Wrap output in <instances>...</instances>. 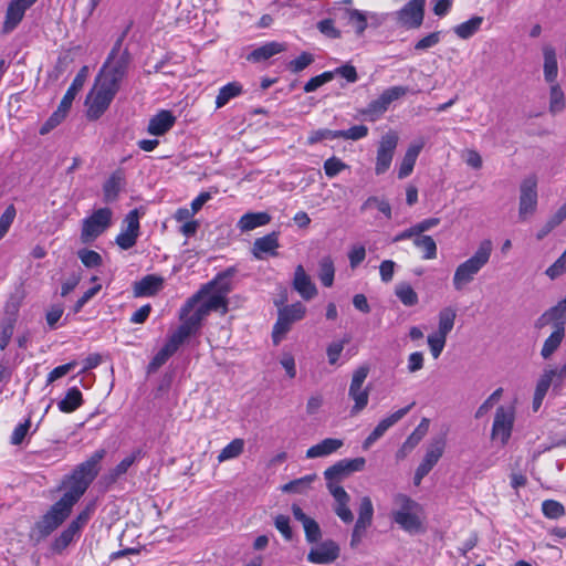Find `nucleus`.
Listing matches in <instances>:
<instances>
[{
	"label": "nucleus",
	"mask_w": 566,
	"mask_h": 566,
	"mask_svg": "<svg viewBox=\"0 0 566 566\" xmlns=\"http://www.w3.org/2000/svg\"><path fill=\"white\" fill-rule=\"evenodd\" d=\"M106 450H96L86 461L80 463L69 478V488L63 494L75 504L85 493L99 472V463L105 458Z\"/></svg>",
	"instance_id": "1"
},
{
	"label": "nucleus",
	"mask_w": 566,
	"mask_h": 566,
	"mask_svg": "<svg viewBox=\"0 0 566 566\" xmlns=\"http://www.w3.org/2000/svg\"><path fill=\"white\" fill-rule=\"evenodd\" d=\"M492 251V241L485 239L480 242L473 255L457 266L452 279V284L455 291H463L474 281L478 273L489 263Z\"/></svg>",
	"instance_id": "2"
},
{
	"label": "nucleus",
	"mask_w": 566,
	"mask_h": 566,
	"mask_svg": "<svg viewBox=\"0 0 566 566\" xmlns=\"http://www.w3.org/2000/svg\"><path fill=\"white\" fill-rule=\"evenodd\" d=\"M73 501L63 495L50 510L39 520L30 531V539L39 544L50 536L71 514Z\"/></svg>",
	"instance_id": "3"
},
{
	"label": "nucleus",
	"mask_w": 566,
	"mask_h": 566,
	"mask_svg": "<svg viewBox=\"0 0 566 566\" xmlns=\"http://www.w3.org/2000/svg\"><path fill=\"white\" fill-rule=\"evenodd\" d=\"M235 273L237 269L234 266H230L218 273L212 281L208 282L196 294L186 301L181 307V318H184L190 311H193L200 300L210 292H217L228 296V294L232 291L231 279Z\"/></svg>",
	"instance_id": "4"
},
{
	"label": "nucleus",
	"mask_w": 566,
	"mask_h": 566,
	"mask_svg": "<svg viewBox=\"0 0 566 566\" xmlns=\"http://www.w3.org/2000/svg\"><path fill=\"white\" fill-rule=\"evenodd\" d=\"M113 212L109 208H99L82 221L81 242L90 244L102 235L112 223Z\"/></svg>",
	"instance_id": "5"
},
{
	"label": "nucleus",
	"mask_w": 566,
	"mask_h": 566,
	"mask_svg": "<svg viewBox=\"0 0 566 566\" xmlns=\"http://www.w3.org/2000/svg\"><path fill=\"white\" fill-rule=\"evenodd\" d=\"M97 82L96 92H91L86 98V116L91 120L98 119L105 113L119 90L102 80Z\"/></svg>",
	"instance_id": "6"
},
{
	"label": "nucleus",
	"mask_w": 566,
	"mask_h": 566,
	"mask_svg": "<svg viewBox=\"0 0 566 566\" xmlns=\"http://www.w3.org/2000/svg\"><path fill=\"white\" fill-rule=\"evenodd\" d=\"M306 313V307L296 302L291 305L283 306L279 310L277 321L273 326L272 340L277 345L291 329L293 323L301 321Z\"/></svg>",
	"instance_id": "7"
},
{
	"label": "nucleus",
	"mask_w": 566,
	"mask_h": 566,
	"mask_svg": "<svg viewBox=\"0 0 566 566\" xmlns=\"http://www.w3.org/2000/svg\"><path fill=\"white\" fill-rule=\"evenodd\" d=\"M537 177L530 175L520 185L518 218L524 221L533 216L537 208Z\"/></svg>",
	"instance_id": "8"
},
{
	"label": "nucleus",
	"mask_w": 566,
	"mask_h": 566,
	"mask_svg": "<svg viewBox=\"0 0 566 566\" xmlns=\"http://www.w3.org/2000/svg\"><path fill=\"white\" fill-rule=\"evenodd\" d=\"M368 373V366H360L353 374L348 390V396L355 401L350 409L352 416L359 413L368 405L369 388H363V384L365 382Z\"/></svg>",
	"instance_id": "9"
},
{
	"label": "nucleus",
	"mask_w": 566,
	"mask_h": 566,
	"mask_svg": "<svg viewBox=\"0 0 566 566\" xmlns=\"http://www.w3.org/2000/svg\"><path fill=\"white\" fill-rule=\"evenodd\" d=\"M366 460L363 457L355 459H343L337 461L324 472L327 489L329 484L340 485L339 483L354 472H359L365 468Z\"/></svg>",
	"instance_id": "10"
},
{
	"label": "nucleus",
	"mask_w": 566,
	"mask_h": 566,
	"mask_svg": "<svg viewBox=\"0 0 566 566\" xmlns=\"http://www.w3.org/2000/svg\"><path fill=\"white\" fill-rule=\"evenodd\" d=\"M129 63L130 55L128 50L124 49L120 55L112 62H108V59L105 61L103 67L99 71L97 80H102L119 88V84L127 73Z\"/></svg>",
	"instance_id": "11"
},
{
	"label": "nucleus",
	"mask_w": 566,
	"mask_h": 566,
	"mask_svg": "<svg viewBox=\"0 0 566 566\" xmlns=\"http://www.w3.org/2000/svg\"><path fill=\"white\" fill-rule=\"evenodd\" d=\"M398 140L399 137L394 130L388 132L381 137L377 149L375 166L376 175H382L389 169L398 145Z\"/></svg>",
	"instance_id": "12"
},
{
	"label": "nucleus",
	"mask_w": 566,
	"mask_h": 566,
	"mask_svg": "<svg viewBox=\"0 0 566 566\" xmlns=\"http://www.w3.org/2000/svg\"><path fill=\"white\" fill-rule=\"evenodd\" d=\"M426 0H410L396 12L399 24L407 29H418L424 18Z\"/></svg>",
	"instance_id": "13"
},
{
	"label": "nucleus",
	"mask_w": 566,
	"mask_h": 566,
	"mask_svg": "<svg viewBox=\"0 0 566 566\" xmlns=\"http://www.w3.org/2000/svg\"><path fill=\"white\" fill-rule=\"evenodd\" d=\"M514 424V410L503 406L496 409L492 426V439H500L502 444H506L511 438Z\"/></svg>",
	"instance_id": "14"
},
{
	"label": "nucleus",
	"mask_w": 566,
	"mask_h": 566,
	"mask_svg": "<svg viewBox=\"0 0 566 566\" xmlns=\"http://www.w3.org/2000/svg\"><path fill=\"white\" fill-rule=\"evenodd\" d=\"M124 222L126 223V229L122 231L115 239L116 244L123 249L128 250L133 248L139 235V213L137 209L129 211Z\"/></svg>",
	"instance_id": "15"
},
{
	"label": "nucleus",
	"mask_w": 566,
	"mask_h": 566,
	"mask_svg": "<svg viewBox=\"0 0 566 566\" xmlns=\"http://www.w3.org/2000/svg\"><path fill=\"white\" fill-rule=\"evenodd\" d=\"M415 406V402H411L405 408H401L388 417L381 419L375 429L370 432V434L363 442V448L365 450L369 449L377 440H379L386 431L400 421Z\"/></svg>",
	"instance_id": "16"
},
{
	"label": "nucleus",
	"mask_w": 566,
	"mask_h": 566,
	"mask_svg": "<svg viewBox=\"0 0 566 566\" xmlns=\"http://www.w3.org/2000/svg\"><path fill=\"white\" fill-rule=\"evenodd\" d=\"M38 0H11L6 12L2 24V32L8 34L12 32L22 21L25 11Z\"/></svg>",
	"instance_id": "17"
},
{
	"label": "nucleus",
	"mask_w": 566,
	"mask_h": 566,
	"mask_svg": "<svg viewBox=\"0 0 566 566\" xmlns=\"http://www.w3.org/2000/svg\"><path fill=\"white\" fill-rule=\"evenodd\" d=\"M340 548L333 539H326L313 547L307 554V560L313 564L326 565L335 562Z\"/></svg>",
	"instance_id": "18"
},
{
	"label": "nucleus",
	"mask_w": 566,
	"mask_h": 566,
	"mask_svg": "<svg viewBox=\"0 0 566 566\" xmlns=\"http://www.w3.org/2000/svg\"><path fill=\"white\" fill-rule=\"evenodd\" d=\"M329 493L335 500L334 512L346 524L354 521V515L349 509L350 496L342 485L329 484Z\"/></svg>",
	"instance_id": "19"
},
{
	"label": "nucleus",
	"mask_w": 566,
	"mask_h": 566,
	"mask_svg": "<svg viewBox=\"0 0 566 566\" xmlns=\"http://www.w3.org/2000/svg\"><path fill=\"white\" fill-rule=\"evenodd\" d=\"M279 235V232L273 231L264 237L255 239L251 249L252 255L256 260H263L265 255L276 256L277 249L280 248Z\"/></svg>",
	"instance_id": "20"
},
{
	"label": "nucleus",
	"mask_w": 566,
	"mask_h": 566,
	"mask_svg": "<svg viewBox=\"0 0 566 566\" xmlns=\"http://www.w3.org/2000/svg\"><path fill=\"white\" fill-rule=\"evenodd\" d=\"M165 280L160 275L147 274L133 284L135 297L154 296L164 287Z\"/></svg>",
	"instance_id": "21"
},
{
	"label": "nucleus",
	"mask_w": 566,
	"mask_h": 566,
	"mask_svg": "<svg viewBox=\"0 0 566 566\" xmlns=\"http://www.w3.org/2000/svg\"><path fill=\"white\" fill-rule=\"evenodd\" d=\"M126 184L125 172L118 168L111 174L108 179L103 185V199L105 202H114L117 200L120 191Z\"/></svg>",
	"instance_id": "22"
},
{
	"label": "nucleus",
	"mask_w": 566,
	"mask_h": 566,
	"mask_svg": "<svg viewBox=\"0 0 566 566\" xmlns=\"http://www.w3.org/2000/svg\"><path fill=\"white\" fill-rule=\"evenodd\" d=\"M293 287L306 301L312 300L317 294L315 284L301 264L295 269Z\"/></svg>",
	"instance_id": "23"
},
{
	"label": "nucleus",
	"mask_w": 566,
	"mask_h": 566,
	"mask_svg": "<svg viewBox=\"0 0 566 566\" xmlns=\"http://www.w3.org/2000/svg\"><path fill=\"white\" fill-rule=\"evenodd\" d=\"M144 457L142 449H136L128 457L124 458L114 469L109 470L102 480L106 486L114 484L119 476L125 474L127 470L139 459Z\"/></svg>",
	"instance_id": "24"
},
{
	"label": "nucleus",
	"mask_w": 566,
	"mask_h": 566,
	"mask_svg": "<svg viewBox=\"0 0 566 566\" xmlns=\"http://www.w3.org/2000/svg\"><path fill=\"white\" fill-rule=\"evenodd\" d=\"M175 122L176 117L172 113L163 109L149 119L147 132L150 135L161 136L175 125Z\"/></svg>",
	"instance_id": "25"
},
{
	"label": "nucleus",
	"mask_w": 566,
	"mask_h": 566,
	"mask_svg": "<svg viewBox=\"0 0 566 566\" xmlns=\"http://www.w3.org/2000/svg\"><path fill=\"white\" fill-rule=\"evenodd\" d=\"M429 427V420L423 418L419 426L413 430V432L406 439L401 448L397 451L396 458L398 460H402L409 454L422 440L426 436Z\"/></svg>",
	"instance_id": "26"
},
{
	"label": "nucleus",
	"mask_w": 566,
	"mask_h": 566,
	"mask_svg": "<svg viewBox=\"0 0 566 566\" xmlns=\"http://www.w3.org/2000/svg\"><path fill=\"white\" fill-rule=\"evenodd\" d=\"M344 446V441L342 439L336 438H326L318 442L317 444L312 446L306 451L307 459L323 458L327 457Z\"/></svg>",
	"instance_id": "27"
},
{
	"label": "nucleus",
	"mask_w": 566,
	"mask_h": 566,
	"mask_svg": "<svg viewBox=\"0 0 566 566\" xmlns=\"http://www.w3.org/2000/svg\"><path fill=\"white\" fill-rule=\"evenodd\" d=\"M543 57V73L545 82H547L548 84L556 83L558 75V64L555 49L549 44L544 45Z\"/></svg>",
	"instance_id": "28"
},
{
	"label": "nucleus",
	"mask_w": 566,
	"mask_h": 566,
	"mask_svg": "<svg viewBox=\"0 0 566 566\" xmlns=\"http://www.w3.org/2000/svg\"><path fill=\"white\" fill-rule=\"evenodd\" d=\"M424 143L421 140L417 144H412L408 147L402 161L400 164L399 170H398V178L405 179L407 178L413 170L416 160L423 148Z\"/></svg>",
	"instance_id": "29"
},
{
	"label": "nucleus",
	"mask_w": 566,
	"mask_h": 566,
	"mask_svg": "<svg viewBox=\"0 0 566 566\" xmlns=\"http://www.w3.org/2000/svg\"><path fill=\"white\" fill-rule=\"evenodd\" d=\"M285 49H286V46L283 43L275 42V41L269 42L262 46L254 49L251 53H249L247 59H248V61H251L254 63L266 61L270 57L274 56L275 54L285 51Z\"/></svg>",
	"instance_id": "30"
},
{
	"label": "nucleus",
	"mask_w": 566,
	"mask_h": 566,
	"mask_svg": "<svg viewBox=\"0 0 566 566\" xmlns=\"http://www.w3.org/2000/svg\"><path fill=\"white\" fill-rule=\"evenodd\" d=\"M271 216L268 212H248L243 214L239 222L238 228L242 231H250L258 227L270 223Z\"/></svg>",
	"instance_id": "31"
},
{
	"label": "nucleus",
	"mask_w": 566,
	"mask_h": 566,
	"mask_svg": "<svg viewBox=\"0 0 566 566\" xmlns=\"http://www.w3.org/2000/svg\"><path fill=\"white\" fill-rule=\"evenodd\" d=\"M420 512H412L409 514L400 513L394 522L397 523L403 531L410 534H418L424 531L422 520L419 516Z\"/></svg>",
	"instance_id": "32"
},
{
	"label": "nucleus",
	"mask_w": 566,
	"mask_h": 566,
	"mask_svg": "<svg viewBox=\"0 0 566 566\" xmlns=\"http://www.w3.org/2000/svg\"><path fill=\"white\" fill-rule=\"evenodd\" d=\"M87 66H83L80 72L74 77L72 84L67 88L66 93L64 94L63 98L61 99V104L64 107L71 108L72 103L76 96V94L82 90L86 76H87Z\"/></svg>",
	"instance_id": "33"
},
{
	"label": "nucleus",
	"mask_w": 566,
	"mask_h": 566,
	"mask_svg": "<svg viewBox=\"0 0 566 566\" xmlns=\"http://www.w3.org/2000/svg\"><path fill=\"white\" fill-rule=\"evenodd\" d=\"M83 403L82 392L77 387L67 390L65 397L59 401L57 407L62 412H73Z\"/></svg>",
	"instance_id": "34"
},
{
	"label": "nucleus",
	"mask_w": 566,
	"mask_h": 566,
	"mask_svg": "<svg viewBox=\"0 0 566 566\" xmlns=\"http://www.w3.org/2000/svg\"><path fill=\"white\" fill-rule=\"evenodd\" d=\"M484 19L483 17L474 15L465 22H462L453 28V32L462 40H468L473 36L481 28Z\"/></svg>",
	"instance_id": "35"
},
{
	"label": "nucleus",
	"mask_w": 566,
	"mask_h": 566,
	"mask_svg": "<svg viewBox=\"0 0 566 566\" xmlns=\"http://www.w3.org/2000/svg\"><path fill=\"white\" fill-rule=\"evenodd\" d=\"M549 85L548 111L552 115H557L562 113L566 107L565 94L557 82L551 83Z\"/></svg>",
	"instance_id": "36"
},
{
	"label": "nucleus",
	"mask_w": 566,
	"mask_h": 566,
	"mask_svg": "<svg viewBox=\"0 0 566 566\" xmlns=\"http://www.w3.org/2000/svg\"><path fill=\"white\" fill-rule=\"evenodd\" d=\"M395 504L398 506L397 510L392 511V520L396 518L400 513L409 514L412 512H421V505L412 500L410 496L399 493L394 497Z\"/></svg>",
	"instance_id": "37"
},
{
	"label": "nucleus",
	"mask_w": 566,
	"mask_h": 566,
	"mask_svg": "<svg viewBox=\"0 0 566 566\" xmlns=\"http://www.w3.org/2000/svg\"><path fill=\"white\" fill-rule=\"evenodd\" d=\"M243 87L239 82H231L222 86L216 97V107L221 108L229 103L230 99L241 95Z\"/></svg>",
	"instance_id": "38"
},
{
	"label": "nucleus",
	"mask_w": 566,
	"mask_h": 566,
	"mask_svg": "<svg viewBox=\"0 0 566 566\" xmlns=\"http://www.w3.org/2000/svg\"><path fill=\"white\" fill-rule=\"evenodd\" d=\"M565 337V331L555 329L552 334L545 339L543 347L541 349V356L543 359H549L553 354L559 348L563 339Z\"/></svg>",
	"instance_id": "39"
},
{
	"label": "nucleus",
	"mask_w": 566,
	"mask_h": 566,
	"mask_svg": "<svg viewBox=\"0 0 566 566\" xmlns=\"http://www.w3.org/2000/svg\"><path fill=\"white\" fill-rule=\"evenodd\" d=\"M192 311H190L184 318H181V314L179 315V318L182 321V325L187 326L188 329L196 334L202 324V321L205 317L209 314V312L206 310L203 304H200L192 314H190Z\"/></svg>",
	"instance_id": "40"
},
{
	"label": "nucleus",
	"mask_w": 566,
	"mask_h": 566,
	"mask_svg": "<svg viewBox=\"0 0 566 566\" xmlns=\"http://www.w3.org/2000/svg\"><path fill=\"white\" fill-rule=\"evenodd\" d=\"M348 23L355 29L356 35L361 36L368 28L367 12L358 9H347L345 11Z\"/></svg>",
	"instance_id": "41"
},
{
	"label": "nucleus",
	"mask_w": 566,
	"mask_h": 566,
	"mask_svg": "<svg viewBox=\"0 0 566 566\" xmlns=\"http://www.w3.org/2000/svg\"><path fill=\"white\" fill-rule=\"evenodd\" d=\"M446 448V438L440 436L434 438L429 444L423 461L431 467H434L443 454Z\"/></svg>",
	"instance_id": "42"
},
{
	"label": "nucleus",
	"mask_w": 566,
	"mask_h": 566,
	"mask_svg": "<svg viewBox=\"0 0 566 566\" xmlns=\"http://www.w3.org/2000/svg\"><path fill=\"white\" fill-rule=\"evenodd\" d=\"M439 324H438V331L436 334H439L441 336H448V334L452 331L454 326V321L457 317V312L454 308L448 306L442 308L439 312Z\"/></svg>",
	"instance_id": "43"
},
{
	"label": "nucleus",
	"mask_w": 566,
	"mask_h": 566,
	"mask_svg": "<svg viewBox=\"0 0 566 566\" xmlns=\"http://www.w3.org/2000/svg\"><path fill=\"white\" fill-rule=\"evenodd\" d=\"M552 321L553 327L555 329L565 331L566 324V295L565 298L559 301L556 305L549 307L545 311Z\"/></svg>",
	"instance_id": "44"
},
{
	"label": "nucleus",
	"mask_w": 566,
	"mask_h": 566,
	"mask_svg": "<svg viewBox=\"0 0 566 566\" xmlns=\"http://www.w3.org/2000/svg\"><path fill=\"white\" fill-rule=\"evenodd\" d=\"M335 266L331 256H324L318 263V279L321 283L331 287L334 283Z\"/></svg>",
	"instance_id": "45"
},
{
	"label": "nucleus",
	"mask_w": 566,
	"mask_h": 566,
	"mask_svg": "<svg viewBox=\"0 0 566 566\" xmlns=\"http://www.w3.org/2000/svg\"><path fill=\"white\" fill-rule=\"evenodd\" d=\"M566 219V202L546 221L537 232V240L544 239L551 231L558 227Z\"/></svg>",
	"instance_id": "46"
},
{
	"label": "nucleus",
	"mask_w": 566,
	"mask_h": 566,
	"mask_svg": "<svg viewBox=\"0 0 566 566\" xmlns=\"http://www.w3.org/2000/svg\"><path fill=\"white\" fill-rule=\"evenodd\" d=\"M395 294L405 306H415L419 302L418 294L412 286L406 282L396 285Z\"/></svg>",
	"instance_id": "47"
},
{
	"label": "nucleus",
	"mask_w": 566,
	"mask_h": 566,
	"mask_svg": "<svg viewBox=\"0 0 566 566\" xmlns=\"http://www.w3.org/2000/svg\"><path fill=\"white\" fill-rule=\"evenodd\" d=\"M80 532L76 531V526H69L54 539L52 549L55 553H62Z\"/></svg>",
	"instance_id": "48"
},
{
	"label": "nucleus",
	"mask_w": 566,
	"mask_h": 566,
	"mask_svg": "<svg viewBox=\"0 0 566 566\" xmlns=\"http://www.w3.org/2000/svg\"><path fill=\"white\" fill-rule=\"evenodd\" d=\"M413 244L423 251L422 258L424 260L437 258V244L430 235H418L413 239Z\"/></svg>",
	"instance_id": "49"
},
{
	"label": "nucleus",
	"mask_w": 566,
	"mask_h": 566,
	"mask_svg": "<svg viewBox=\"0 0 566 566\" xmlns=\"http://www.w3.org/2000/svg\"><path fill=\"white\" fill-rule=\"evenodd\" d=\"M374 516V506L369 496H364L360 500L359 510H358V518L356 523L358 527L365 525L370 526Z\"/></svg>",
	"instance_id": "50"
},
{
	"label": "nucleus",
	"mask_w": 566,
	"mask_h": 566,
	"mask_svg": "<svg viewBox=\"0 0 566 566\" xmlns=\"http://www.w3.org/2000/svg\"><path fill=\"white\" fill-rule=\"evenodd\" d=\"M70 108L62 106L60 103L57 109L46 119V122L41 126L39 133L41 135L49 134L52 129H54L57 125H60L64 118L66 117Z\"/></svg>",
	"instance_id": "51"
},
{
	"label": "nucleus",
	"mask_w": 566,
	"mask_h": 566,
	"mask_svg": "<svg viewBox=\"0 0 566 566\" xmlns=\"http://www.w3.org/2000/svg\"><path fill=\"white\" fill-rule=\"evenodd\" d=\"M244 448L243 439L237 438L233 439L229 444H227L219 453L218 461L223 462L230 459L238 458Z\"/></svg>",
	"instance_id": "52"
},
{
	"label": "nucleus",
	"mask_w": 566,
	"mask_h": 566,
	"mask_svg": "<svg viewBox=\"0 0 566 566\" xmlns=\"http://www.w3.org/2000/svg\"><path fill=\"white\" fill-rule=\"evenodd\" d=\"M350 342V336L346 335L343 339L332 342L328 344L326 348V355L328 359V364L334 366L337 364L345 345H347Z\"/></svg>",
	"instance_id": "53"
},
{
	"label": "nucleus",
	"mask_w": 566,
	"mask_h": 566,
	"mask_svg": "<svg viewBox=\"0 0 566 566\" xmlns=\"http://www.w3.org/2000/svg\"><path fill=\"white\" fill-rule=\"evenodd\" d=\"M202 304L209 313L221 310L222 314H226L228 311V296L212 292L208 300Z\"/></svg>",
	"instance_id": "54"
},
{
	"label": "nucleus",
	"mask_w": 566,
	"mask_h": 566,
	"mask_svg": "<svg viewBox=\"0 0 566 566\" xmlns=\"http://www.w3.org/2000/svg\"><path fill=\"white\" fill-rule=\"evenodd\" d=\"M315 475H306L301 479L293 480L281 486L282 492L285 493H304L305 490L314 481Z\"/></svg>",
	"instance_id": "55"
},
{
	"label": "nucleus",
	"mask_w": 566,
	"mask_h": 566,
	"mask_svg": "<svg viewBox=\"0 0 566 566\" xmlns=\"http://www.w3.org/2000/svg\"><path fill=\"white\" fill-rule=\"evenodd\" d=\"M388 106L384 102V98L379 95L377 99L371 101L366 108L361 111V114L369 117L371 120L380 117L386 111Z\"/></svg>",
	"instance_id": "56"
},
{
	"label": "nucleus",
	"mask_w": 566,
	"mask_h": 566,
	"mask_svg": "<svg viewBox=\"0 0 566 566\" xmlns=\"http://www.w3.org/2000/svg\"><path fill=\"white\" fill-rule=\"evenodd\" d=\"M77 256L84 266L88 269L98 268L103 264V259L99 253L88 249L78 250Z\"/></svg>",
	"instance_id": "57"
},
{
	"label": "nucleus",
	"mask_w": 566,
	"mask_h": 566,
	"mask_svg": "<svg viewBox=\"0 0 566 566\" xmlns=\"http://www.w3.org/2000/svg\"><path fill=\"white\" fill-rule=\"evenodd\" d=\"M543 514L547 518L556 520L565 514V507L562 503L555 500H545L542 503Z\"/></svg>",
	"instance_id": "58"
},
{
	"label": "nucleus",
	"mask_w": 566,
	"mask_h": 566,
	"mask_svg": "<svg viewBox=\"0 0 566 566\" xmlns=\"http://www.w3.org/2000/svg\"><path fill=\"white\" fill-rule=\"evenodd\" d=\"M368 135V127L365 125H355L348 129L338 130V138L359 140Z\"/></svg>",
	"instance_id": "59"
},
{
	"label": "nucleus",
	"mask_w": 566,
	"mask_h": 566,
	"mask_svg": "<svg viewBox=\"0 0 566 566\" xmlns=\"http://www.w3.org/2000/svg\"><path fill=\"white\" fill-rule=\"evenodd\" d=\"M303 525L305 538L308 543H317L322 537V531L314 518L307 520Z\"/></svg>",
	"instance_id": "60"
},
{
	"label": "nucleus",
	"mask_w": 566,
	"mask_h": 566,
	"mask_svg": "<svg viewBox=\"0 0 566 566\" xmlns=\"http://www.w3.org/2000/svg\"><path fill=\"white\" fill-rule=\"evenodd\" d=\"M64 313L63 304H52L46 313L45 321L50 329H55L57 327V323L61 319Z\"/></svg>",
	"instance_id": "61"
},
{
	"label": "nucleus",
	"mask_w": 566,
	"mask_h": 566,
	"mask_svg": "<svg viewBox=\"0 0 566 566\" xmlns=\"http://www.w3.org/2000/svg\"><path fill=\"white\" fill-rule=\"evenodd\" d=\"M348 166L342 161L339 158L333 156L325 160L324 163V171L325 175L329 178H334L340 171L345 170Z\"/></svg>",
	"instance_id": "62"
},
{
	"label": "nucleus",
	"mask_w": 566,
	"mask_h": 566,
	"mask_svg": "<svg viewBox=\"0 0 566 566\" xmlns=\"http://www.w3.org/2000/svg\"><path fill=\"white\" fill-rule=\"evenodd\" d=\"M441 40V32L436 31L431 32L428 35L423 36L419 41H417L413 45L415 51L421 52L426 51L430 48L436 46Z\"/></svg>",
	"instance_id": "63"
},
{
	"label": "nucleus",
	"mask_w": 566,
	"mask_h": 566,
	"mask_svg": "<svg viewBox=\"0 0 566 566\" xmlns=\"http://www.w3.org/2000/svg\"><path fill=\"white\" fill-rule=\"evenodd\" d=\"M566 272V250L563 254L546 270L547 276L555 280Z\"/></svg>",
	"instance_id": "64"
}]
</instances>
